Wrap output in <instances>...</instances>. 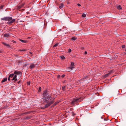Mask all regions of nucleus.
<instances>
[{
    "label": "nucleus",
    "mask_w": 126,
    "mask_h": 126,
    "mask_svg": "<svg viewBox=\"0 0 126 126\" xmlns=\"http://www.w3.org/2000/svg\"><path fill=\"white\" fill-rule=\"evenodd\" d=\"M64 76H65V75H62L61 77L62 78H63L64 77Z\"/></svg>",
    "instance_id": "obj_30"
},
{
    "label": "nucleus",
    "mask_w": 126,
    "mask_h": 126,
    "mask_svg": "<svg viewBox=\"0 0 126 126\" xmlns=\"http://www.w3.org/2000/svg\"><path fill=\"white\" fill-rule=\"evenodd\" d=\"M22 51H26V50H25V49H22Z\"/></svg>",
    "instance_id": "obj_34"
},
{
    "label": "nucleus",
    "mask_w": 126,
    "mask_h": 126,
    "mask_svg": "<svg viewBox=\"0 0 126 126\" xmlns=\"http://www.w3.org/2000/svg\"><path fill=\"white\" fill-rule=\"evenodd\" d=\"M86 15L85 14H82V17H85L86 16Z\"/></svg>",
    "instance_id": "obj_22"
},
{
    "label": "nucleus",
    "mask_w": 126,
    "mask_h": 126,
    "mask_svg": "<svg viewBox=\"0 0 126 126\" xmlns=\"http://www.w3.org/2000/svg\"><path fill=\"white\" fill-rule=\"evenodd\" d=\"M30 38V37H28V38Z\"/></svg>",
    "instance_id": "obj_40"
},
{
    "label": "nucleus",
    "mask_w": 126,
    "mask_h": 126,
    "mask_svg": "<svg viewBox=\"0 0 126 126\" xmlns=\"http://www.w3.org/2000/svg\"><path fill=\"white\" fill-rule=\"evenodd\" d=\"M76 39V38L75 37H72V39H71V40H75Z\"/></svg>",
    "instance_id": "obj_20"
},
{
    "label": "nucleus",
    "mask_w": 126,
    "mask_h": 126,
    "mask_svg": "<svg viewBox=\"0 0 126 126\" xmlns=\"http://www.w3.org/2000/svg\"><path fill=\"white\" fill-rule=\"evenodd\" d=\"M12 74H13L14 75H13V79L12 80H14V81L15 82L17 81L18 80L16 78L17 75L19 74H21V73L19 71H16L14 72V73H13Z\"/></svg>",
    "instance_id": "obj_2"
},
{
    "label": "nucleus",
    "mask_w": 126,
    "mask_h": 126,
    "mask_svg": "<svg viewBox=\"0 0 126 126\" xmlns=\"http://www.w3.org/2000/svg\"><path fill=\"white\" fill-rule=\"evenodd\" d=\"M31 117L29 116H27L25 118V119L26 120H29L30 119Z\"/></svg>",
    "instance_id": "obj_19"
},
{
    "label": "nucleus",
    "mask_w": 126,
    "mask_h": 126,
    "mask_svg": "<svg viewBox=\"0 0 126 126\" xmlns=\"http://www.w3.org/2000/svg\"><path fill=\"white\" fill-rule=\"evenodd\" d=\"M7 80V78H6L4 79L3 80L1 81V82H3L6 81Z\"/></svg>",
    "instance_id": "obj_15"
},
{
    "label": "nucleus",
    "mask_w": 126,
    "mask_h": 126,
    "mask_svg": "<svg viewBox=\"0 0 126 126\" xmlns=\"http://www.w3.org/2000/svg\"><path fill=\"white\" fill-rule=\"evenodd\" d=\"M61 58L62 59H65V57L63 56L61 57Z\"/></svg>",
    "instance_id": "obj_25"
},
{
    "label": "nucleus",
    "mask_w": 126,
    "mask_h": 126,
    "mask_svg": "<svg viewBox=\"0 0 126 126\" xmlns=\"http://www.w3.org/2000/svg\"><path fill=\"white\" fill-rule=\"evenodd\" d=\"M24 5V4H22V5L18 6L17 8L18 9H20L22 8Z\"/></svg>",
    "instance_id": "obj_11"
},
{
    "label": "nucleus",
    "mask_w": 126,
    "mask_h": 126,
    "mask_svg": "<svg viewBox=\"0 0 126 126\" xmlns=\"http://www.w3.org/2000/svg\"><path fill=\"white\" fill-rule=\"evenodd\" d=\"M12 42H13V43H16V41H14V40L12 41Z\"/></svg>",
    "instance_id": "obj_36"
},
{
    "label": "nucleus",
    "mask_w": 126,
    "mask_h": 126,
    "mask_svg": "<svg viewBox=\"0 0 126 126\" xmlns=\"http://www.w3.org/2000/svg\"><path fill=\"white\" fill-rule=\"evenodd\" d=\"M30 54H32V52H30Z\"/></svg>",
    "instance_id": "obj_37"
},
{
    "label": "nucleus",
    "mask_w": 126,
    "mask_h": 126,
    "mask_svg": "<svg viewBox=\"0 0 126 126\" xmlns=\"http://www.w3.org/2000/svg\"><path fill=\"white\" fill-rule=\"evenodd\" d=\"M82 101V100H80V98H74V99L71 102V104L73 105L75 104V103H77L78 102H80Z\"/></svg>",
    "instance_id": "obj_3"
},
{
    "label": "nucleus",
    "mask_w": 126,
    "mask_h": 126,
    "mask_svg": "<svg viewBox=\"0 0 126 126\" xmlns=\"http://www.w3.org/2000/svg\"><path fill=\"white\" fill-rule=\"evenodd\" d=\"M77 5L78 6H81V5L80 4L78 3V4Z\"/></svg>",
    "instance_id": "obj_33"
},
{
    "label": "nucleus",
    "mask_w": 126,
    "mask_h": 126,
    "mask_svg": "<svg viewBox=\"0 0 126 126\" xmlns=\"http://www.w3.org/2000/svg\"><path fill=\"white\" fill-rule=\"evenodd\" d=\"M63 6V4L61 3L60 4L59 8L60 9H62Z\"/></svg>",
    "instance_id": "obj_13"
},
{
    "label": "nucleus",
    "mask_w": 126,
    "mask_h": 126,
    "mask_svg": "<svg viewBox=\"0 0 126 126\" xmlns=\"http://www.w3.org/2000/svg\"><path fill=\"white\" fill-rule=\"evenodd\" d=\"M12 19V17H5L1 18V20L8 21L11 20Z\"/></svg>",
    "instance_id": "obj_5"
},
{
    "label": "nucleus",
    "mask_w": 126,
    "mask_h": 126,
    "mask_svg": "<svg viewBox=\"0 0 126 126\" xmlns=\"http://www.w3.org/2000/svg\"><path fill=\"white\" fill-rule=\"evenodd\" d=\"M71 51V49H68V52H70Z\"/></svg>",
    "instance_id": "obj_27"
},
{
    "label": "nucleus",
    "mask_w": 126,
    "mask_h": 126,
    "mask_svg": "<svg viewBox=\"0 0 126 126\" xmlns=\"http://www.w3.org/2000/svg\"><path fill=\"white\" fill-rule=\"evenodd\" d=\"M41 87H40L39 88L38 91L39 92H40L41 91Z\"/></svg>",
    "instance_id": "obj_24"
},
{
    "label": "nucleus",
    "mask_w": 126,
    "mask_h": 126,
    "mask_svg": "<svg viewBox=\"0 0 126 126\" xmlns=\"http://www.w3.org/2000/svg\"><path fill=\"white\" fill-rule=\"evenodd\" d=\"M2 43L3 44L6 46L7 47H10V45L9 44H6V43H4V42H2Z\"/></svg>",
    "instance_id": "obj_12"
},
{
    "label": "nucleus",
    "mask_w": 126,
    "mask_h": 126,
    "mask_svg": "<svg viewBox=\"0 0 126 126\" xmlns=\"http://www.w3.org/2000/svg\"><path fill=\"white\" fill-rule=\"evenodd\" d=\"M104 121H106V120L105 119H104Z\"/></svg>",
    "instance_id": "obj_42"
},
{
    "label": "nucleus",
    "mask_w": 126,
    "mask_h": 126,
    "mask_svg": "<svg viewBox=\"0 0 126 126\" xmlns=\"http://www.w3.org/2000/svg\"><path fill=\"white\" fill-rule=\"evenodd\" d=\"M117 7L118 9L119 10H121L122 9V8L120 5H119V6H117Z\"/></svg>",
    "instance_id": "obj_14"
},
{
    "label": "nucleus",
    "mask_w": 126,
    "mask_h": 126,
    "mask_svg": "<svg viewBox=\"0 0 126 126\" xmlns=\"http://www.w3.org/2000/svg\"><path fill=\"white\" fill-rule=\"evenodd\" d=\"M58 103H59V102L58 101L57 102H55V103H54L53 104L52 106L54 107V106H56Z\"/></svg>",
    "instance_id": "obj_18"
},
{
    "label": "nucleus",
    "mask_w": 126,
    "mask_h": 126,
    "mask_svg": "<svg viewBox=\"0 0 126 126\" xmlns=\"http://www.w3.org/2000/svg\"><path fill=\"white\" fill-rule=\"evenodd\" d=\"M112 72V71H111L110 72L105 74L104 76L105 78L109 76L110 74Z\"/></svg>",
    "instance_id": "obj_8"
},
{
    "label": "nucleus",
    "mask_w": 126,
    "mask_h": 126,
    "mask_svg": "<svg viewBox=\"0 0 126 126\" xmlns=\"http://www.w3.org/2000/svg\"><path fill=\"white\" fill-rule=\"evenodd\" d=\"M13 75L14 74H11L9 75V77H8V80H10V78H12L13 77Z\"/></svg>",
    "instance_id": "obj_9"
},
{
    "label": "nucleus",
    "mask_w": 126,
    "mask_h": 126,
    "mask_svg": "<svg viewBox=\"0 0 126 126\" xmlns=\"http://www.w3.org/2000/svg\"><path fill=\"white\" fill-rule=\"evenodd\" d=\"M9 21H10L11 24L15 22V19H12L11 20H9Z\"/></svg>",
    "instance_id": "obj_16"
},
{
    "label": "nucleus",
    "mask_w": 126,
    "mask_h": 126,
    "mask_svg": "<svg viewBox=\"0 0 126 126\" xmlns=\"http://www.w3.org/2000/svg\"><path fill=\"white\" fill-rule=\"evenodd\" d=\"M84 53L85 54H86L87 53V52L86 51H85Z\"/></svg>",
    "instance_id": "obj_35"
},
{
    "label": "nucleus",
    "mask_w": 126,
    "mask_h": 126,
    "mask_svg": "<svg viewBox=\"0 0 126 126\" xmlns=\"http://www.w3.org/2000/svg\"><path fill=\"white\" fill-rule=\"evenodd\" d=\"M74 63L73 62H72L71 63L70 65V68L71 70H72L73 68H74Z\"/></svg>",
    "instance_id": "obj_7"
},
{
    "label": "nucleus",
    "mask_w": 126,
    "mask_h": 126,
    "mask_svg": "<svg viewBox=\"0 0 126 126\" xmlns=\"http://www.w3.org/2000/svg\"><path fill=\"white\" fill-rule=\"evenodd\" d=\"M4 7L3 5H2L0 7V8L1 9H2L3 8V7Z\"/></svg>",
    "instance_id": "obj_28"
},
{
    "label": "nucleus",
    "mask_w": 126,
    "mask_h": 126,
    "mask_svg": "<svg viewBox=\"0 0 126 126\" xmlns=\"http://www.w3.org/2000/svg\"><path fill=\"white\" fill-rule=\"evenodd\" d=\"M3 35L4 37H8L10 36V34L9 33L5 34H4Z\"/></svg>",
    "instance_id": "obj_10"
},
{
    "label": "nucleus",
    "mask_w": 126,
    "mask_h": 126,
    "mask_svg": "<svg viewBox=\"0 0 126 126\" xmlns=\"http://www.w3.org/2000/svg\"><path fill=\"white\" fill-rule=\"evenodd\" d=\"M7 23V24H11L10 21H8V22Z\"/></svg>",
    "instance_id": "obj_29"
},
{
    "label": "nucleus",
    "mask_w": 126,
    "mask_h": 126,
    "mask_svg": "<svg viewBox=\"0 0 126 126\" xmlns=\"http://www.w3.org/2000/svg\"><path fill=\"white\" fill-rule=\"evenodd\" d=\"M58 45V44H55L53 46V47H56V46H57Z\"/></svg>",
    "instance_id": "obj_23"
},
{
    "label": "nucleus",
    "mask_w": 126,
    "mask_h": 126,
    "mask_svg": "<svg viewBox=\"0 0 126 126\" xmlns=\"http://www.w3.org/2000/svg\"><path fill=\"white\" fill-rule=\"evenodd\" d=\"M19 51H22V50H21V49Z\"/></svg>",
    "instance_id": "obj_39"
},
{
    "label": "nucleus",
    "mask_w": 126,
    "mask_h": 126,
    "mask_svg": "<svg viewBox=\"0 0 126 126\" xmlns=\"http://www.w3.org/2000/svg\"><path fill=\"white\" fill-rule=\"evenodd\" d=\"M35 65H36V64H35L33 63H32L30 66V67L31 69L32 70L35 68Z\"/></svg>",
    "instance_id": "obj_6"
},
{
    "label": "nucleus",
    "mask_w": 126,
    "mask_h": 126,
    "mask_svg": "<svg viewBox=\"0 0 126 126\" xmlns=\"http://www.w3.org/2000/svg\"><path fill=\"white\" fill-rule=\"evenodd\" d=\"M27 84L28 85H29L30 84V82H27Z\"/></svg>",
    "instance_id": "obj_32"
},
{
    "label": "nucleus",
    "mask_w": 126,
    "mask_h": 126,
    "mask_svg": "<svg viewBox=\"0 0 126 126\" xmlns=\"http://www.w3.org/2000/svg\"><path fill=\"white\" fill-rule=\"evenodd\" d=\"M57 77L58 78H60V76L59 75H58L57 76Z\"/></svg>",
    "instance_id": "obj_31"
},
{
    "label": "nucleus",
    "mask_w": 126,
    "mask_h": 126,
    "mask_svg": "<svg viewBox=\"0 0 126 126\" xmlns=\"http://www.w3.org/2000/svg\"><path fill=\"white\" fill-rule=\"evenodd\" d=\"M50 101L48 103L46 102H45V100H44V102L45 103H47V104H46L45 105V106L44 107V108H46L49 106L51 104H52L54 102L53 101Z\"/></svg>",
    "instance_id": "obj_4"
},
{
    "label": "nucleus",
    "mask_w": 126,
    "mask_h": 126,
    "mask_svg": "<svg viewBox=\"0 0 126 126\" xmlns=\"http://www.w3.org/2000/svg\"><path fill=\"white\" fill-rule=\"evenodd\" d=\"M101 118L102 119L103 117H101Z\"/></svg>",
    "instance_id": "obj_41"
},
{
    "label": "nucleus",
    "mask_w": 126,
    "mask_h": 126,
    "mask_svg": "<svg viewBox=\"0 0 126 126\" xmlns=\"http://www.w3.org/2000/svg\"><path fill=\"white\" fill-rule=\"evenodd\" d=\"M65 86H63L62 87V89L64 91V90L65 88Z\"/></svg>",
    "instance_id": "obj_21"
},
{
    "label": "nucleus",
    "mask_w": 126,
    "mask_h": 126,
    "mask_svg": "<svg viewBox=\"0 0 126 126\" xmlns=\"http://www.w3.org/2000/svg\"><path fill=\"white\" fill-rule=\"evenodd\" d=\"M125 45H123L122 46V48H124L125 47Z\"/></svg>",
    "instance_id": "obj_26"
},
{
    "label": "nucleus",
    "mask_w": 126,
    "mask_h": 126,
    "mask_svg": "<svg viewBox=\"0 0 126 126\" xmlns=\"http://www.w3.org/2000/svg\"><path fill=\"white\" fill-rule=\"evenodd\" d=\"M19 40L23 43H26L27 42L26 40H23L20 39H19Z\"/></svg>",
    "instance_id": "obj_17"
},
{
    "label": "nucleus",
    "mask_w": 126,
    "mask_h": 126,
    "mask_svg": "<svg viewBox=\"0 0 126 126\" xmlns=\"http://www.w3.org/2000/svg\"><path fill=\"white\" fill-rule=\"evenodd\" d=\"M44 107H41L42 109H44L45 108H44Z\"/></svg>",
    "instance_id": "obj_38"
},
{
    "label": "nucleus",
    "mask_w": 126,
    "mask_h": 126,
    "mask_svg": "<svg viewBox=\"0 0 126 126\" xmlns=\"http://www.w3.org/2000/svg\"><path fill=\"white\" fill-rule=\"evenodd\" d=\"M43 97L45 102L47 103L49 102V101H53L54 99L51 97V95L49 93V92L47 90H45L44 92Z\"/></svg>",
    "instance_id": "obj_1"
}]
</instances>
